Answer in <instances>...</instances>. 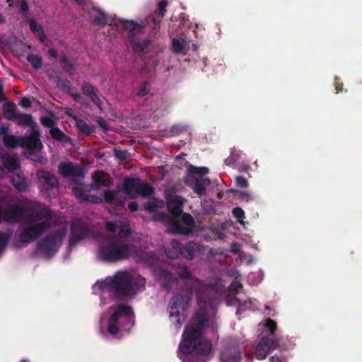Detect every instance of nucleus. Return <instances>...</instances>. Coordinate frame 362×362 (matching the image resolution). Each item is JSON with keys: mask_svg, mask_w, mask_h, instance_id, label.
I'll use <instances>...</instances> for the list:
<instances>
[{"mask_svg": "<svg viewBox=\"0 0 362 362\" xmlns=\"http://www.w3.org/2000/svg\"><path fill=\"white\" fill-rule=\"evenodd\" d=\"M18 112L16 111L14 104L4 105V116L8 120L14 122Z\"/></svg>", "mask_w": 362, "mask_h": 362, "instance_id": "obj_28", "label": "nucleus"}, {"mask_svg": "<svg viewBox=\"0 0 362 362\" xmlns=\"http://www.w3.org/2000/svg\"><path fill=\"white\" fill-rule=\"evenodd\" d=\"M65 235L64 229H57L49 232L37 243V250L43 253L46 257H52L60 248Z\"/></svg>", "mask_w": 362, "mask_h": 362, "instance_id": "obj_5", "label": "nucleus"}, {"mask_svg": "<svg viewBox=\"0 0 362 362\" xmlns=\"http://www.w3.org/2000/svg\"><path fill=\"white\" fill-rule=\"evenodd\" d=\"M103 198L107 203H112L116 198V193L112 189H106L103 193Z\"/></svg>", "mask_w": 362, "mask_h": 362, "instance_id": "obj_45", "label": "nucleus"}, {"mask_svg": "<svg viewBox=\"0 0 362 362\" xmlns=\"http://www.w3.org/2000/svg\"><path fill=\"white\" fill-rule=\"evenodd\" d=\"M151 40L146 39L143 41L136 40L132 42V48L134 52L139 54H142L144 50L149 46Z\"/></svg>", "mask_w": 362, "mask_h": 362, "instance_id": "obj_30", "label": "nucleus"}, {"mask_svg": "<svg viewBox=\"0 0 362 362\" xmlns=\"http://www.w3.org/2000/svg\"><path fill=\"white\" fill-rule=\"evenodd\" d=\"M187 186L193 189L194 192L199 197L206 193V187L209 185L210 180L207 178H197L194 175H190L185 180Z\"/></svg>", "mask_w": 362, "mask_h": 362, "instance_id": "obj_17", "label": "nucleus"}, {"mask_svg": "<svg viewBox=\"0 0 362 362\" xmlns=\"http://www.w3.org/2000/svg\"><path fill=\"white\" fill-rule=\"evenodd\" d=\"M209 321L206 308L197 310L185 327L180 344V358L183 362H202L195 355L207 356L212 349L211 343L203 337Z\"/></svg>", "mask_w": 362, "mask_h": 362, "instance_id": "obj_1", "label": "nucleus"}, {"mask_svg": "<svg viewBox=\"0 0 362 362\" xmlns=\"http://www.w3.org/2000/svg\"><path fill=\"white\" fill-rule=\"evenodd\" d=\"M264 327L268 329V335L264 336L257 344L255 354L258 360H263L267 358L269 352L279 348V339L276 338L277 325L274 320L267 319Z\"/></svg>", "mask_w": 362, "mask_h": 362, "instance_id": "obj_4", "label": "nucleus"}, {"mask_svg": "<svg viewBox=\"0 0 362 362\" xmlns=\"http://www.w3.org/2000/svg\"><path fill=\"white\" fill-rule=\"evenodd\" d=\"M93 22L100 25H105L107 24V15L102 11L98 10V13L93 18Z\"/></svg>", "mask_w": 362, "mask_h": 362, "instance_id": "obj_42", "label": "nucleus"}, {"mask_svg": "<svg viewBox=\"0 0 362 362\" xmlns=\"http://www.w3.org/2000/svg\"><path fill=\"white\" fill-rule=\"evenodd\" d=\"M20 105L25 108H28L31 106L32 103L29 98L24 97L21 100Z\"/></svg>", "mask_w": 362, "mask_h": 362, "instance_id": "obj_64", "label": "nucleus"}, {"mask_svg": "<svg viewBox=\"0 0 362 362\" xmlns=\"http://www.w3.org/2000/svg\"><path fill=\"white\" fill-rule=\"evenodd\" d=\"M145 286L144 278L134 276L127 272H117L112 277L105 279L102 288L107 290L117 300H124L132 298Z\"/></svg>", "mask_w": 362, "mask_h": 362, "instance_id": "obj_2", "label": "nucleus"}, {"mask_svg": "<svg viewBox=\"0 0 362 362\" xmlns=\"http://www.w3.org/2000/svg\"><path fill=\"white\" fill-rule=\"evenodd\" d=\"M40 134L37 130H32L29 136H20V146L26 148L28 151L40 149L42 144L40 139Z\"/></svg>", "mask_w": 362, "mask_h": 362, "instance_id": "obj_16", "label": "nucleus"}, {"mask_svg": "<svg viewBox=\"0 0 362 362\" xmlns=\"http://www.w3.org/2000/svg\"><path fill=\"white\" fill-rule=\"evenodd\" d=\"M98 125L105 131L108 130V124L105 119L100 117L96 119Z\"/></svg>", "mask_w": 362, "mask_h": 362, "instance_id": "obj_61", "label": "nucleus"}, {"mask_svg": "<svg viewBox=\"0 0 362 362\" xmlns=\"http://www.w3.org/2000/svg\"><path fill=\"white\" fill-rule=\"evenodd\" d=\"M75 122L76 128L84 135L90 136L95 133V127L93 124H88L84 119L76 115H69Z\"/></svg>", "mask_w": 362, "mask_h": 362, "instance_id": "obj_23", "label": "nucleus"}, {"mask_svg": "<svg viewBox=\"0 0 362 362\" xmlns=\"http://www.w3.org/2000/svg\"><path fill=\"white\" fill-rule=\"evenodd\" d=\"M71 234L69 241V248L71 250L78 242L86 238L90 230L87 223L81 219L74 221L71 224Z\"/></svg>", "mask_w": 362, "mask_h": 362, "instance_id": "obj_10", "label": "nucleus"}, {"mask_svg": "<svg viewBox=\"0 0 362 362\" xmlns=\"http://www.w3.org/2000/svg\"><path fill=\"white\" fill-rule=\"evenodd\" d=\"M182 221L189 227H192L194 224L193 217L188 213H182L180 216Z\"/></svg>", "mask_w": 362, "mask_h": 362, "instance_id": "obj_44", "label": "nucleus"}, {"mask_svg": "<svg viewBox=\"0 0 362 362\" xmlns=\"http://www.w3.org/2000/svg\"><path fill=\"white\" fill-rule=\"evenodd\" d=\"M270 362H286L287 359L285 356H273L269 358Z\"/></svg>", "mask_w": 362, "mask_h": 362, "instance_id": "obj_62", "label": "nucleus"}, {"mask_svg": "<svg viewBox=\"0 0 362 362\" xmlns=\"http://www.w3.org/2000/svg\"><path fill=\"white\" fill-rule=\"evenodd\" d=\"M115 156L117 158L122 161H124L128 158V153L127 151L124 150H115Z\"/></svg>", "mask_w": 362, "mask_h": 362, "instance_id": "obj_52", "label": "nucleus"}, {"mask_svg": "<svg viewBox=\"0 0 362 362\" xmlns=\"http://www.w3.org/2000/svg\"><path fill=\"white\" fill-rule=\"evenodd\" d=\"M119 329L117 323L108 322L107 332L112 335H116L119 333Z\"/></svg>", "mask_w": 362, "mask_h": 362, "instance_id": "obj_53", "label": "nucleus"}, {"mask_svg": "<svg viewBox=\"0 0 362 362\" xmlns=\"http://www.w3.org/2000/svg\"><path fill=\"white\" fill-rule=\"evenodd\" d=\"M176 273L185 281V288H191L192 290L202 289L203 291H207L211 289V287L202 284L198 279L193 277L186 266L179 267L176 270Z\"/></svg>", "mask_w": 362, "mask_h": 362, "instance_id": "obj_12", "label": "nucleus"}, {"mask_svg": "<svg viewBox=\"0 0 362 362\" xmlns=\"http://www.w3.org/2000/svg\"><path fill=\"white\" fill-rule=\"evenodd\" d=\"M188 170H189V173L191 174V175H199L200 176H202L209 173V169L207 168L196 167L192 165H190L188 167Z\"/></svg>", "mask_w": 362, "mask_h": 362, "instance_id": "obj_41", "label": "nucleus"}, {"mask_svg": "<svg viewBox=\"0 0 362 362\" xmlns=\"http://www.w3.org/2000/svg\"><path fill=\"white\" fill-rule=\"evenodd\" d=\"M29 26L30 29L33 32H37L40 33V31H42V28L40 25H38L36 21L33 19H30L29 21Z\"/></svg>", "mask_w": 362, "mask_h": 362, "instance_id": "obj_56", "label": "nucleus"}, {"mask_svg": "<svg viewBox=\"0 0 362 362\" xmlns=\"http://www.w3.org/2000/svg\"><path fill=\"white\" fill-rule=\"evenodd\" d=\"M119 228V237L120 238H127L130 236L132 230L127 221H120Z\"/></svg>", "mask_w": 362, "mask_h": 362, "instance_id": "obj_32", "label": "nucleus"}, {"mask_svg": "<svg viewBox=\"0 0 362 362\" xmlns=\"http://www.w3.org/2000/svg\"><path fill=\"white\" fill-rule=\"evenodd\" d=\"M162 19L152 13L148 16L144 21H141L140 23L132 20L124 21L122 22V27L133 35L143 33L145 28H148L151 33H156L160 30V24Z\"/></svg>", "mask_w": 362, "mask_h": 362, "instance_id": "obj_7", "label": "nucleus"}, {"mask_svg": "<svg viewBox=\"0 0 362 362\" xmlns=\"http://www.w3.org/2000/svg\"><path fill=\"white\" fill-rule=\"evenodd\" d=\"M52 218V211L46 208L33 207L25 211L23 221L25 223L35 224L41 221H48L51 223Z\"/></svg>", "mask_w": 362, "mask_h": 362, "instance_id": "obj_11", "label": "nucleus"}, {"mask_svg": "<svg viewBox=\"0 0 362 362\" xmlns=\"http://www.w3.org/2000/svg\"><path fill=\"white\" fill-rule=\"evenodd\" d=\"M163 206V202L160 201L158 199L153 198V199L146 202L144 208L146 211L150 213L156 212L158 208H161Z\"/></svg>", "mask_w": 362, "mask_h": 362, "instance_id": "obj_31", "label": "nucleus"}, {"mask_svg": "<svg viewBox=\"0 0 362 362\" xmlns=\"http://www.w3.org/2000/svg\"><path fill=\"white\" fill-rule=\"evenodd\" d=\"M29 202L28 199H25L16 204H6L4 209L1 208L2 221L12 224L23 220L25 208L28 206Z\"/></svg>", "mask_w": 362, "mask_h": 362, "instance_id": "obj_8", "label": "nucleus"}, {"mask_svg": "<svg viewBox=\"0 0 362 362\" xmlns=\"http://www.w3.org/2000/svg\"><path fill=\"white\" fill-rule=\"evenodd\" d=\"M149 86L150 83L148 81L143 82L136 95L139 97H144L148 95L150 93Z\"/></svg>", "mask_w": 362, "mask_h": 362, "instance_id": "obj_43", "label": "nucleus"}, {"mask_svg": "<svg viewBox=\"0 0 362 362\" xmlns=\"http://www.w3.org/2000/svg\"><path fill=\"white\" fill-rule=\"evenodd\" d=\"M9 239V235L4 233H0V254L4 251V250L6 247Z\"/></svg>", "mask_w": 362, "mask_h": 362, "instance_id": "obj_46", "label": "nucleus"}, {"mask_svg": "<svg viewBox=\"0 0 362 362\" xmlns=\"http://www.w3.org/2000/svg\"><path fill=\"white\" fill-rule=\"evenodd\" d=\"M57 86L66 90L71 89V82L66 78L58 77Z\"/></svg>", "mask_w": 362, "mask_h": 362, "instance_id": "obj_48", "label": "nucleus"}, {"mask_svg": "<svg viewBox=\"0 0 362 362\" xmlns=\"http://www.w3.org/2000/svg\"><path fill=\"white\" fill-rule=\"evenodd\" d=\"M59 173L64 177H81L83 178L82 169L74 165L71 162H62L59 165Z\"/></svg>", "mask_w": 362, "mask_h": 362, "instance_id": "obj_19", "label": "nucleus"}, {"mask_svg": "<svg viewBox=\"0 0 362 362\" xmlns=\"http://www.w3.org/2000/svg\"><path fill=\"white\" fill-rule=\"evenodd\" d=\"M167 0H161L158 5V8L154 11V14L159 16L160 18H163L166 13V8L168 6Z\"/></svg>", "mask_w": 362, "mask_h": 362, "instance_id": "obj_40", "label": "nucleus"}, {"mask_svg": "<svg viewBox=\"0 0 362 362\" xmlns=\"http://www.w3.org/2000/svg\"><path fill=\"white\" fill-rule=\"evenodd\" d=\"M182 198L180 196L171 195L168 198L167 208L170 214L175 220L179 218L183 213L182 209Z\"/></svg>", "mask_w": 362, "mask_h": 362, "instance_id": "obj_18", "label": "nucleus"}, {"mask_svg": "<svg viewBox=\"0 0 362 362\" xmlns=\"http://www.w3.org/2000/svg\"><path fill=\"white\" fill-rule=\"evenodd\" d=\"M26 59L35 69H40L42 67V59L38 55L30 54L27 56Z\"/></svg>", "mask_w": 362, "mask_h": 362, "instance_id": "obj_34", "label": "nucleus"}, {"mask_svg": "<svg viewBox=\"0 0 362 362\" xmlns=\"http://www.w3.org/2000/svg\"><path fill=\"white\" fill-rule=\"evenodd\" d=\"M12 183L14 187L20 192H26L28 189V185L25 180L18 177L12 179Z\"/></svg>", "mask_w": 362, "mask_h": 362, "instance_id": "obj_36", "label": "nucleus"}, {"mask_svg": "<svg viewBox=\"0 0 362 362\" xmlns=\"http://www.w3.org/2000/svg\"><path fill=\"white\" fill-rule=\"evenodd\" d=\"M40 122L41 124L47 128H53L54 126V120L47 116H42L40 117Z\"/></svg>", "mask_w": 362, "mask_h": 362, "instance_id": "obj_50", "label": "nucleus"}, {"mask_svg": "<svg viewBox=\"0 0 362 362\" xmlns=\"http://www.w3.org/2000/svg\"><path fill=\"white\" fill-rule=\"evenodd\" d=\"M73 194L78 199L83 202L86 199L88 190L84 187L83 185H78L72 187Z\"/></svg>", "mask_w": 362, "mask_h": 362, "instance_id": "obj_35", "label": "nucleus"}, {"mask_svg": "<svg viewBox=\"0 0 362 362\" xmlns=\"http://www.w3.org/2000/svg\"><path fill=\"white\" fill-rule=\"evenodd\" d=\"M2 164L9 172H14L20 168L18 159L10 155H5L2 157Z\"/></svg>", "mask_w": 362, "mask_h": 362, "instance_id": "obj_26", "label": "nucleus"}, {"mask_svg": "<svg viewBox=\"0 0 362 362\" xmlns=\"http://www.w3.org/2000/svg\"><path fill=\"white\" fill-rule=\"evenodd\" d=\"M171 227L175 233L181 235H189L191 233V229L189 228L183 226L177 222L172 223Z\"/></svg>", "mask_w": 362, "mask_h": 362, "instance_id": "obj_37", "label": "nucleus"}, {"mask_svg": "<svg viewBox=\"0 0 362 362\" xmlns=\"http://www.w3.org/2000/svg\"><path fill=\"white\" fill-rule=\"evenodd\" d=\"M220 362H240L242 354L239 346L235 344H226L219 353Z\"/></svg>", "mask_w": 362, "mask_h": 362, "instance_id": "obj_13", "label": "nucleus"}, {"mask_svg": "<svg viewBox=\"0 0 362 362\" xmlns=\"http://www.w3.org/2000/svg\"><path fill=\"white\" fill-rule=\"evenodd\" d=\"M49 134L54 139L59 141H64L67 138V136L58 127L50 129Z\"/></svg>", "mask_w": 362, "mask_h": 362, "instance_id": "obj_38", "label": "nucleus"}, {"mask_svg": "<svg viewBox=\"0 0 362 362\" xmlns=\"http://www.w3.org/2000/svg\"><path fill=\"white\" fill-rule=\"evenodd\" d=\"M81 90L83 95L88 97L95 105L102 110V102L99 96L100 92L97 88L89 83H86L83 85Z\"/></svg>", "mask_w": 362, "mask_h": 362, "instance_id": "obj_21", "label": "nucleus"}, {"mask_svg": "<svg viewBox=\"0 0 362 362\" xmlns=\"http://www.w3.org/2000/svg\"><path fill=\"white\" fill-rule=\"evenodd\" d=\"M28 225L19 235V240L23 243H29L42 235L51 226V223L48 221H41L40 223Z\"/></svg>", "mask_w": 362, "mask_h": 362, "instance_id": "obj_9", "label": "nucleus"}, {"mask_svg": "<svg viewBox=\"0 0 362 362\" xmlns=\"http://www.w3.org/2000/svg\"><path fill=\"white\" fill-rule=\"evenodd\" d=\"M86 199H84L83 202H88L93 204H98L102 201V199L100 197L95 195L88 194V193L86 196Z\"/></svg>", "mask_w": 362, "mask_h": 362, "instance_id": "obj_58", "label": "nucleus"}, {"mask_svg": "<svg viewBox=\"0 0 362 362\" xmlns=\"http://www.w3.org/2000/svg\"><path fill=\"white\" fill-rule=\"evenodd\" d=\"M242 288H243V284L238 281L232 282L229 286V291L235 295L240 293V291Z\"/></svg>", "mask_w": 362, "mask_h": 362, "instance_id": "obj_49", "label": "nucleus"}, {"mask_svg": "<svg viewBox=\"0 0 362 362\" xmlns=\"http://www.w3.org/2000/svg\"><path fill=\"white\" fill-rule=\"evenodd\" d=\"M235 195L238 197L240 199L244 200L245 202H249L253 199L252 195L246 191H237L235 192Z\"/></svg>", "mask_w": 362, "mask_h": 362, "instance_id": "obj_51", "label": "nucleus"}, {"mask_svg": "<svg viewBox=\"0 0 362 362\" xmlns=\"http://www.w3.org/2000/svg\"><path fill=\"white\" fill-rule=\"evenodd\" d=\"M185 289L187 291L185 295H175L169 301V306L170 308V315L171 317L173 315L180 317V310L185 311L187 309L189 302L194 293H196L199 301H204V303L207 301V298L205 296V293L206 291H203L202 289L192 290L191 288H185Z\"/></svg>", "mask_w": 362, "mask_h": 362, "instance_id": "obj_6", "label": "nucleus"}, {"mask_svg": "<svg viewBox=\"0 0 362 362\" xmlns=\"http://www.w3.org/2000/svg\"><path fill=\"white\" fill-rule=\"evenodd\" d=\"M141 180L139 178L127 177L123 182L124 192L129 197H134L137 194Z\"/></svg>", "mask_w": 362, "mask_h": 362, "instance_id": "obj_24", "label": "nucleus"}, {"mask_svg": "<svg viewBox=\"0 0 362 362\" xmlns=\"http://www.w3.org/2000/svg\"><path fill=\"white\" fill-rule=\"evenodd\" d=\"M29 7L26 0H21V10L23 15H25L28 11Z\"/></svg>", "mask_w": 362, "mask_h": 362, "instance_id": "obj_63", "label": "nucleus"}, {"mask_svg": "<svg viewBox=\"0 0 362 362\" xmlns=\"http://www.w3.org/2000/svg\"><path fill=\"white\" fill-rule=\"evenodd\" d=\"M120 317H121L120 314L115 308V312L110 315L108 322L117 324Z\"/></svg>", "mask_w": 362, "mask_h": 362, "instance_id": "obj_60", "label": "nucleus"}, {"mask_svg": "<svg viewBox=\"0 0 362 362\" xmlns=\"http://www.w3.org/2000/svg\"><path fill=\"white\" fill-rule=\"evenodd\" d=\"M93 183L91 185L93 189H98L101 187H110L112 180L110 175L103 170H96L93 176Z\"/></svg>", "mask_w": 362, "mask_h": 362, "instance_id": "obj_20", "label": "nucleus"}, {"mask_svg": "<svg viewBox=\"0 0 362 362\" xmlns=\"http://www.w3.org/2000/svg\"><path fill=\"white\" fill-rule=\"evenodd\" d=\"M233 215L234 217L238 218L239 221L245 218V213L242 208L235 207L233 209Z\"/></svg>", "mask_w": 362, "mask_h": 362, "instance_id": "obj_55", "label": "nucleus"}, {"mask_svg": "<svg viewBox=\"0 0 362 362\" xmlns=\"http://www.w3.org/2000/svg\"><path fill=\"white\" fill-rule=\"evenodd\" d=\"M235 151H232L230 156L225 160V163L228 165H233L238 163V160L235 159Z\"/></svg>", "mask_w": 362, "mask_h": 362, "instance_id": "obj_59", "label": "nucleus"}, {"mask_svg": "<svg viewBox=\"0 0 362 362\" xmlns=\"http://www.w3.org/2000/svg\"><path fill=\"white\" fill-rule=\"evenodd\" d=\"M235 183L238 187L241 188H247L248 187V182L247 179L243 176H238L235 178Z\"/></svg>", "mask_w": 362, "mask_h": 362, "instance_id": "obj_54", "label": "nucleus"}, {"mask_svg": "<svg viewBox=\"0 0 362 362\" xmlns=\"http://www.w3.org/2000/svg\"><path fill=\"white\" fill-rule=\"evenodd\" d=\"M105 228L107 231L115 233L119 228V225L113 221H108L105 223Z\"/></svg>", "mask_w": 362, "mask_h": 362, "instance_id": "obj_57", "label": "nucleus"}, {"mask_svg": "<svg viewBox=\"0 0 362 362\" xmlns=\"http://www.w3.org/2000/svg\"><path fill=\"white\" fill-rule=\"evenodd\" d=\"M115 308L117 312H119L121 316L124 315L126 317H129L133 314L132 308L128 305L119 304L118 305L115 306Z\"/></svg>", "mask_w": 362, "mask_h": 362, "instance_id": "obj_39", "label": "nucleus"}, {"mask_svg": "<svg viewBox=\"0 0 362 362\" xmlns=\"http://www.w3.org/2000/svg\"><path fill=\"white\" fill-rule=\"evenodd\" d=\"M172 47L175 52L181 53L184 51V45L178 39H173Z\"/></svg>", "mask_w": 362, "mask_h": 362, "instance_id": "obj_47", "label": "nucleus"}, {"mask_svg": "<svg viewBox=\"0 0 362 362\" xmlns=\"http://www.w3.org/2000/svg\"><path fill=\"white\" fill-rule=\"evenodd\" d=\"M154 194V188L147 183H142L140 182L139 185L137 194L144 197H151Z\"/></svg>", "mask_w": 362, "mask_h": 362, "instance_id": "obj_29", "label": "nucleus"}, {"mask_svg": "<svg viewBox=\"0 0 362 362\" xmlns=\"http://www.w3.org/2000/svg\"><path fill=\"white\" fill-rule=\"evenodd\" d=\"M134 245L124 242L115 236H108L98 245V257L100 260L115 263L128 259Z\"/></svg>", "mask_w": 362, "mask_h": 362, "instance_id": "obj_3", "label": "nucleus"}, {"mask_svg": "<svg viewBox=\"0 0 362 362\" xmlns=\"http://www.w3.org/2000/svg\"><path fill=\"white\" fill-rule=\"evenodd\" d=\"M36 177L42 189L49 190L59 186V180L54 174L43 169L37 170Z\"/></svg>", "mask_w": 362, "mask_h": 362, "instance_id": "obj_15", "label": "nucleus"}, {"mask_svg": "<svg viewBox=\"0 0 362 362\" xmlns=\"http://www.w3.org/2000/svg\"><path fill=\"white\" fill-rule=\"evenodd\" d=\"M60 62L64 67L66 68V71L69 76H73L76 71L75 64L72 62H69L68 57L65 54H62L60 58Z\"/></svg>", "mask_w": 362, "mask_h": 362, "instance_id": "obj_33", "label": "nucleus"}, {"mask_svg": "<svg viewBox=\"0 0 362 362\" xmlns=\"http://www.w3.org/2000/svg\"><path fill=\"white\" fill-rule=\"evenodd\" d=\"M14 122L21 127L26 126L33 128L35 125L33 117L30 114L23 113L21 112H18Z\"/></svg>", "mask_w": 362, "mask_h": 362, "instance_id": "obj_25", "label": "nucleus"}, {"mask_svg": "<svg viewBox=\"0 0 362 362\" xmlns=\"http://www.w3.org/2000/svg\"><path fill=\"white\" fill-rule=\"evenodd\" d=\"M2 140L4 146L7 148H15L18 146H20V137L16 136L14 135H4V136L2 137Z\"/></svg>", "mask_w": 362, "mask_h": 362, "instance_id": "obj_27", "label": "nucleus"}, {"mask_svg": "<svg viewBox=\"0 0 362 362\" xmlns=\"http://www.w3.org/2000/svg\"><path fill=\"white\" fill-rule=\"evenodd\" d=\"M158 279L161 281L162 287L170 292L177 278L166 269H160L158 272Z\"/></svg>", "mask_w": 362, "mask_h": 362, "instance_id": "obj_22", "label": "nucleus"}, {"mask_svg": "<svg viewBox=\"0 0 362 362\" xmlns=\"http://www.w3.org/2000/svg\"><path fill=\"white\" fill-rule=\"evenodd\" d=\"M172 246L184 258L192 259L197 254L201 252L202 246L194 242H188L182 245L178 241H173Z\"/></svg>", "mask_w": 362, "mask_h": 362, "instance_id": "obj_14", "label": "nucleus"}]
</instances>
